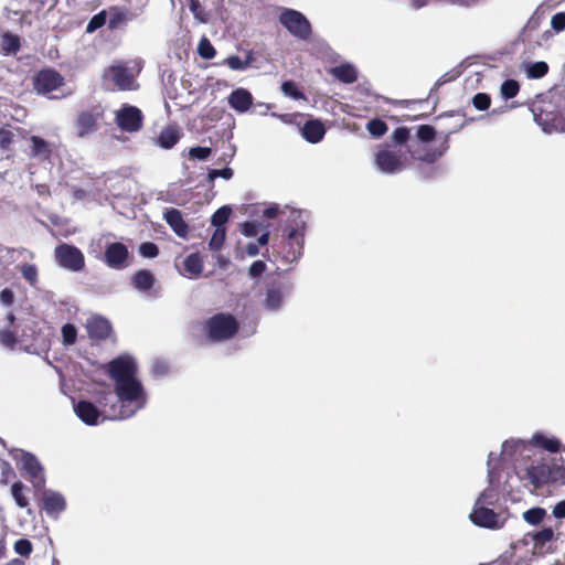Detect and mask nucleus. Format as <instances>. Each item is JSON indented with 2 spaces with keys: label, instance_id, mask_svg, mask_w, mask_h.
<instances>
[{
  "label": "nucleus",
  "instance_id": "obj_1",
  "mask_svg": "<svg viewBox=\"0 0 565 565\" xmlns=\"http://www.w3.org/2000/svg\"><path fill=\"white\" fill-rule=\"evenodd\" d=\"M108 373L114 381L113 388L104 387L100 403L113 420L127 419L146 408L148 393L136 376V361L122 355L108 364Z\"/></svg>",
  "mask_w": 565,
  "mask_h": 565
},
{
  "label": "nucleus",
  "instance_id": "obj_2",
  "mask_svg": "<svg viewBox=\"0 0 565 565\" xmlns=\"http://www.w3.org/2000/svg\"><path fill=\"white\" fill-rule=\"evenodd\" d=\"M138 70L130 67L128 63L115 62L105 68L103 85L108 90H135L138 88L136 75Z\"/></svg>",
  "mask_w": 565,
  "mask_h": 565
},
{
  "label": "nucleus",
  "instance_id": "obj_3",
  "mask_svg": "<svg viewBox=\"0 0 565 565\" xmlns=\"http://www.w3.org/2000/svg\"><path fill=\"white\" fill-rule=\"evenodd\" d=\"M409 158L411 156L402 148L395 149L390 145H383L374 152V166L381 173L395 174L406 169Z\"/></svg>",
  "mask_w": 565,
  "mask_h": 565
},
{
  "label": "nucleus",
  "instance_id": "obj_4",
  "mask_svg": "<svg viewBox=\"0 0 565 565\" xmlns=\"http://www.w3.org/2000/svg\"><path fill=\"white\" fill-rule=\"evenodd\" d=\"M103 388L94 394L95 401L82 399L74 405V412L77 417L86 425L94 426L105 420H113L106 407L100 403Z\"/></svg>",
  "mask_w": 565,
  "mask_h": 565
},
{
  "label": "nucleus",
  "instance_id": "obj_5",
  "mask_svg": "<svg viewBox=\"0 0 565 565\" xmlns=\"http://www.w3.org/2000/svg\"><path fill=\"white\" fill-rule=\"evenodd\" d=\"M392 147L395 149L402 148L405 153L409 154L412 159H418L426 162H434L437 158L443 154V151L428 150L426 147L420 149H413L412 145H407L409 139V129L405 127L396 128L392 136Z\"/></svg>",
  "mask_w": 565,
  "mask_h": 565
},
{
  "label": "nucleus",
  "instance_id": "obj_6",
  "mask_svg": "<svg viewBox=\"0 0 565 565\" xmlns=\"http://www.w3.org/2000/svg\"><path fill=\"white\" fill-rule=\"evenodd\" d=\"M238 330L236 319L227 313H217L206 322V331L211 341L220 342L231 339Z\"/></svg>",
  "mask_w": 565,
  "mask_h": 565
},
{
  "label": "nucleus",
  "instance_id": "obj_7",
  "mask_svg": "<svg viewBox=\"0 0 565 565\" xmlns=\"http://www.w3.org/2000/svg\"><path fill=\"white\" fill-rule=\"evenodd\" d=\"M114 115L115 124L121 131L135 134L140 131L143 126V114L136 106L124 104L114 111Z\"/></svg>",
  "mask_w": 565,
  "mask_h": 565
},
{
  "label": "nucleus",
  "instance_id": "obj_8",
  "mask_svg": "<svg viewBox=\"0 0 565 565\" xmlns=\"http://www.w3.org/2000/svg\"><path fill=\"white\" fill-rule=\"evenodd\" d=\"M498 456L494 452L489 454L488 458V482L489 486L486 490H483L478 497L476 503H480V505H491L497 502L499 498V492L501 490V481L500 476L497 471V461Z\"/></svg>",
  "mask_w": 565,
  "mask_h": 565
},
{
  "label": "nucleus",
  "instance_id": "obj_9",
  "mask_svg": "<svg viewBox=\"0 0 565 565\" xmlns=\"http://www.w3.org/2000/svg\"><path fill=\"white\" fill-rule=\"evenodd\" d=\"M279 22L298 39L307 40L311 34L310 22L297 10L284 9L279 15Z\"/></svg>",
  "mask_w": 565,
  "mask_h": 565
},
{
  "label": "nucleus",
  "instance_id": "obj_10",
  "mask_svg": "<svg viewBox=\"0 0 565 565\" xmlns=\"http://www.w3.org/2000/svg\"><path fill=\"white\" fill-rule=\"evenodd\" d=\"M12 457L19 468L29 476L34 488L40 489L44 486L43 468L32 454L17 450L12 454Z\"/></svg>",
  "mask_w": 565,
  "mask_h": 565
},
{
  "label": "nucleus",
  "instance_id": "obj_11",
  "mask_svg": "<svg viewBox=\"0 0 565 565\" xmlns=\"http://www.w3.org/2000/svg\"><path fill=\"white\" fill-rule=\"evenodd\" d=\"M55 259L61 267L70 271H79L85 265L83 253L77 247L68 244L56 246Z\"/></svg>",
  "mask_w": 565,
  "mask_h": 565
},
{
  "label": "nucleus",
  "instance_id": "obj_12",
  "mask_svg": "<svg viewBox=\"0 0 565 565\" xmlns=\"http://www.w3.org/2000/svg\"><path fill=\"white\" fill-rule=\"evenodd\" d=\"M289 222L291 223L288 228V238L291 242V246L296 247L294 250V258H298L301 255L306 228V215L303 212L292 210L289 215Z\"/></svg>",
  "mask_w": 565,
  "mask_h": 565
},
{
  "label": "nucleus",
  "instance_id": "obj_13",
  "mask_svg": "<svg viewBox=\"0 0 565 565\" xmlns=\"http://www.w3.org/2000/svg\"><path fill=\"white\" fill-rule=\"evenodd\" d=\"M470 520L478 526L491 530L501 529L505 521L501 514L495 513L487 505H480V503H475Z\"/></svg>",
  "mask_w": 565,
  "mask_h": 565
},
{
  "label": "nucleus",
  "instance_id": "obj_14",
  "mask_svg": "<svg viewBox=\"0 0 565 565\" xmlns=\"http://www.w3.org/2000/svg\"><path fill=\"white\" fill-rule=\"evenodd\" d=\"M64 83L63 77L53 70L39 72L33 78L34 89L44 96H49L57 90Z\"/></svg>",
  "mask_w": 565,
  "mask_h": 565
},
{
  "label": "nucleus",
  "instance_id": "obj_15",
  "mask_svg": "<svg viewBox=\"0 0 565 565\" xmlns=\"http://www.w3.org/2000/svg\"><path fill=\"white\" fill-rule=\"evenodd\" d=\"M43 509L47 515L57 519L66 509V500L62 493L46 490L42 497Z\"/></svg>",
  "mask_w": 565,
  "mask_h": 565
},
{
  "label": "nucleus",
  "instance_id": "obj_16",
  "mask_svg": "<svg viewBox=\"0 0 565 565\" xmlns=\"http://www.w3.org/2000/svg\"><path fill=\"white\" fill-rule=\"evenodd\" d=\"M128 258V249L121 243H111L105 250V262L114 269H120L126 267V260Z\"/></svg>",
  "mask_w": 565,
  "mask_h": 565
},
{
  "label": "nucleus",
  "instance_id": "obj_17",
  "mask_svg": "<svg viewBox=\"0 0 565 565\" xmlns=\"http://www.w3.org/2000/svg\"><path fill=\"white\" fill-rule=\"evenodd\" d=\"M105 11L107 13L109 29H117L121 24L132 21L139 15L137 11H131L126 7H110Z\"/></svg>",
  "mask_w": 565,
  "mask_h": 565
},
{
  "label": "nucleus",
  "instance_id": "obj_18",
  "mask_svg": "<svg viewBox=\"0 0 565 565\" xmlns=\"http://www.w3.org/2000/svg\"><path fill=\"white\" fill-rule=\"evenodd\" d=\"M98 114L82 111L75 119L76 135L81 138L88 136L97 129Z\"/></svg>",
  "mask_w": 565,
  "mask_h": 565
},
{
  "label": "nucleus",
  "instance_id": "obj_19",
  "mask_svg": "<svg viewBox=\"0 0 565 565\" xmlns=\"http://www.w3.org/2000/svg\"><path fill=\"white\" fill-rule=\"evenodd\" d=\"M29 142V153L30 157L38 160H49L52 151L53 145L39 136H31L28 139Z\"/></svg>",
  "mask_w": 565,
  "mask_h": 565
},
{
  "label": "nucleus",
  "instance_id": "obj_20",
  "mask_svg": "<svg viewBox=\"0 0 565 565\" xmlns=\"http://www.w3.org/2000/svg\"><path fill=\"white\" fill-rule=\"evenodd\" d=\"M227 100L234 110L246 113L253 104V96L247 89L237 88L230 94Z\"/></svg>",
  "mask_w": 565,
  "mask_h": 565
},
{
  "label": "nucleus",
  "instance_id": "obj_21",
  "mask_svg": "<svg viewBox=\"0 0 565 565\" xmlns=\"http://www.w3.org/2000/svg\"><path fill=\"white\" fill-rule=\"evenodd\" d=\"M86 329L88 334L94 339H105L110 333L109 322L99 316H94L87 319Z\"/></svg>",
  "mask_w": 565,
  "mask_h": 565
},
{
  "label": "nucleus",
  "instance_id": "obj_22",
  "mask_svg": "<svg viewBox=\"0 0 565 565\" xmlns=\"http://www.w3.org/2000/svg\"><path fill=\"white\" fill-rule=\"evenodd\" d=\"M164 220L179 237H186L189 227L188 224L184 222L182 214L179 210H168L164 213Z\"/></svg>",
  "mask_w": 565,
  "mask_h": 565
},
{
  "label": "nucleus",
  "instance_id": "obj_23",
  "mask_svg": "<svg viewBox=\"0 0 565 565\" xmlns=\"http://www.w3.org/2000/svg\"><path fill=\"white\" fill-rule=\"evenodd\" d=\"M203 270V260L198 253L188 255L183 260V270L180 273L190 279L198 278Z\"/></svg>",
  "mask_w": 565,
  "mask_h": 565
},
{
  "label": "nucleus",
  "instance_id": "obj_24",
  "mask_svg": "<svg viewBox=\"0 0 565 565\" xmlns=\"http://www.w3.org/2000/svg\"><path fill=\"white\" fill-rule=\"evenodd\" d=\"M529 444L533 447L543 448L550 452H557L561 449V441L556 437L547 436L541 431L533 434Z\"/></svg>",
  "mask_w": 565,
  "mask_h": 565
},
{
  "label": "nucleus",
  "instance_id": "obj_25",
  "mask_svg": "<svg viewBox=\"0 0 565 565\" xmlns=\"http://www.w3.org/2000/svg\"><path fill=\"white\" fill-rule=\"evenodd\" d=\"M180 138V128L171 125L162 129V131L160 132L156 140V145H158L162 149H171L179 142Z\"/></svg>",
  "mask_w": 565,
  "mask_h": 565
},
{
  "label": "nucleus",
  "instance_id": "obj_26",
  "mask_svg": "<svg viewBox=\"0 0 565 565\" xmlns=\"http://www.w3.org/2000/svg\"><path fill=\"white\" fill-rule=\"evenodd\" d=\"M326 134L324 126L319 120H309L302 127V136L303 138L311 142H319Z\"/></svg>",
  "mask_w": 565,
  "mask_h": 565
},
{
  "label": "nucleus",
  "instance_id": "obj_27",
  "mask_svg": "<svg viewBox=\"0 0 565 565\" xmlns=\"http://www.w3.org/2000/svg\"><path fill=\"white\" fill-rule=\"evenodd\" d=\"M131 282L137 290L148 292L154 284V277L149 270L141 269L132 276Z\"/></svg>",
  "mask_w": 565,
  "mask_h": 565
},
{
  "label": "nucleus",
  "instance_id": "obj_28",
  "mask_svg": "<svg viewBox=\"0 0 565 565\" xmlns=\"http://www.w3.org/2000/svg\"><path fill=\"white\" fill-rule=\"evenodd\" d=\"M286 291L281 287H273L267 290L265 307L268 310L277 311L281 308Z\"/></svg>",
  "mask_w": 565,
  "mask_h": 565
},
{
  "label": "nucleus",
  "instance_id": "obj_29",
  "mask_svg": "<svg viewBox=\"0 0 565 565\" xmlns=\"http://www.w3.org/2000/svg\"><path fill=\"white\" fill-rule=\"evenodd\" d=\"M20 47V40L17 35L10 33L0 34V54L11 55L17 53Z\"/></svg>",
  "mask_w": 565,
  "mask_h": 565
},
{
  "label": "nucleus",
  "instance_id": "obj_30",
  "mask_svg": "<svg viewBox=\"0 0 565 565\" xmlns=\"http://www.w3.org/2000/svg\"><path fill=\"white\" fill-rule=\"evenodd\" d=\"M527 477L534 486L543 484L550 481L548 468L542 466H531L527 468Z\"/></svg>",
  "mask_w": 565,
  "mask_h": 565
},
{
  "label": "nucleus",
  "instance_id": "obj_31",
  "mask_svg": "<svg viewBox=\"0 0 565 565\" xmlns=\"http://www.w3.org/2000/svg\"><path fill=\"white\" fill-rule=\"evenodd\" d=\"M331 72L334 77L347 84L353 83L356 79V71L351 64H342L332 68Z\"/></svg>",
  "mask_w": 565,
  "mask_h": 565
},
{
  "label": "nucleus",
  "instance_id": "obj_32",
  "mask_svg": "<svg viewBox=\"0 0 565 565\" xmlns=\"http://www.w3.org/2000/svg\"><path fill=\"white\" fill-rule=\"evenodd\" d=\"M524 72L529 78H542L547 74L548 65L543 61L530 62L524 64Z\"/></svg>",
  "mask_w": 565,
  "mask_h": 565
},
{
  "label": "nucleus",
  "instance_id": "obj_33",
  "mask_svg": "<svg viewBox=\"0 0 565 565\" xmlns=\"http://www.w3.org/2000/svg\"><path fill=\"white\" fill-rule=\"evenodd\" d=\"M252 61V54L248 52L246 58L243 60L239 56L231 55L224 61V64L233 71H245L249 67Z\"/></svg>",
  "mask_w": 565,
  "mask_h": 565
},
{
  "label": "nucleus",
  "instance_id": "obj_34",
  "mask_svg": "<svg viewBox=\"0 0 565 565\" xmlns=\"http://www.w3.org/2000/svg\"><path fill=\"white\" fill-rule=\"evenodd\" d=\"M520 90V85L514 79H507L501 84L500 93L502 98L510 99L518 95Z\"/></svg>",
  "mask_w": 565,
  "mask_h": 565
},
{
  "label": "nucleus",
  "instance_id": "obj_35",
  "mask_svg": "<svg viewBox=\"0 0 565 565\" xmlns=\"http://www.w3.org/2000/svg\"><path fill=\"white\" fill-rule=\"evenodd\" d=\"M25 489V486L22 482H15L11 487V494L15 501V503L20 508H26L29 505V501L26 497L23 494V490Z\"/></svg>",
  "mask_w": 565,
  "mask_h": 565
},
{
  "label": "nucleus",
  "instance_id": "obj_36",
  "mask_svg": "<svg viewBox=\"0 0 565 565\" xmlns=\"http://www.w3.org/2000/svg\"><path fill=\"white\" fill-rule=\"evenodd\" d=\"M546 515V511L542 508H532L523 513V519L532 525L541 523Z\"/></svg>",
  "mask_w": 565,
  "mask_h": 565
},
{
  "label": "nucleus",
  "instance_id": "obj_37",
  "mask_svg": "<svg viewBox=\"0 0 565 565\" xmlns=\"http://www.w3.org/2000/svg\"><path fill=\"white\" fill-rule=\"evenodd\" d=\"M231 207L228 206H222L220 207L213 215L211 223L215 228L224 227V224L227 222L230 215H231Z\"/></svg>",
  "mask_w": 565,
  "mask_h": 565
},
{
  "label": "nucleus",
  "instance_id": "obj_38",
  "mask_svg": "<svg viewBox=\"0 0 565 565\" xmlns=\"http://www.w3.org/2000/svg\"><path fill=\"white\" fill-rule=\"evenodd\" d=\"M226 237L225 227L215 228L210 242L209 247L211 250L217 252L222 248Z\"/></svg>",
  "mask_w": 565,
  "mask_h": 565
},
{
  "label": "nucleus",
  "instance_id": "obj_39",
  "mask_svg": "<svg viewBox=\"0 0 565 565\" xmlns=\"http://www.w3.org/2000/svg\"><path fill=\"white\" fill-rule=\"evenodd\" d=\"M366 129L371 136L380 138L387 131V125L381 119H372L366 124Z\"/></svg>",
  "mask_w": 565,
  "mask_h": 565
},
{
  "label": "nucleus",
  "instance_id": "obj_40",
  "mask_svg": "<svg viewBox=\"0 0 565 565\" xmlns=\"http://www.w3.org/2000/svg\"><path fill=\"white\" fill-rule=\"evenodd\" d=\"M525 443L520 439H510L502 444L501 454L504 457H511L515 451L522 449Z\"/></svg>",
  "mask_w": 565,
  "mask_h": 565
},
{
  "label": "nucleus",
  "instance_id": "obj_41",
  "mask_svg": "<svg viewBox=\"0 0 565 565\" xmlns=\"http://www.w3.org/2000/svg\"><path fill=\"white\" fill-rule=\"evenodd\" d=\"M106 23L108 24L107 13L105 10H103L90 19L86 26V31L89 33L94 32L95 30L102 28Z\"/></svg>",
  "mask_w": 565,
  "mask_h": 565
},
{
  "label": "nucleus",
  "instance_id": "obj_42",
  "mask_svg": "<svg viewBox=\"0 0 565 565\" xmlns=\"http://www.w3.org/2000/svg\"><path fill=\"white\" fill-rule=\"evenodd\" d=\"M198 52L203 58H212L215 55V49L206 38H202L198 45Z\"/></svg>",
  "mask_w": 565,
  "mask_h": 565
},
{
  "label": "nucleus",
  "instance_id": "obj_43",
  "mask_svg": "<svg viewBox=\"0 0 565 565\" xmlns=\"http://www.w3.org/2000/svg\"><path fill=\"white\" fill-rule=\"evenodd\" d=\"M76 337H77V331L73 324L67 323V324L63 326V328H62L63 344H65V345L74 344L76 341Z\"/></svg>",
  "mask_w": 565,
  "mask_h": 565
},
{
  "label": "nucleus",
  "instance_id": "obj_44",
  "mask_svg": "<svg viewBox=\"0 0 565 565\" xmlns=\"http://www.w3.org/2000/svg\"><path fill=\"white\" fill-rule=\"evenodd\" d=\"M281 90L286 96H289L294 99H305V96L297 88L296 84L291 81L284 82L281 85Z\"/></svg>",
  "mask_w": 565,
  "mask_h": 565
},
{
  "label": "nucleus",
  "instance_id": "obj_45",
  "mask_svg": "<svg viewBox=\"0 0 565 565\" xmlns=\"http://www.w3.org/2000/svg\"><path fill=\"white\" fill-rule=\"evenodd\" d=\"M21 274L23 278L31 285H35V282L38 281V269L32 264H23L21 266Z\"/></svg>",
  "mask_w": 565,
  "mask_h": 565
},
{
  "label": "nucleus",
  "instance_id": "obj_46",
  "mask_svg": "<svg viewBox=\"0 0 565 565\" xmlns=\"http://www.w3.org/2000/svg\"><path fill=\"white\" fill-rule=\"evenodd\" d=\"M554 539V531L552 527H545L533 534V540L536 544H545Z\"/></svg>",
  "mask_w": 565,
  "mask_h": 565
},
{
  "label": "nucleus",
  "instance_id": "obj_47",
  "mask_svg": "<svg viewBox=\"0 0 565 565\" xmlns=\"http://www.w3.org/2000/svg\"><path fill=\"white\" fill-rule=\"evenodd\" d=\"M262 228V224L258 222H245L241 225V233L246 237L256 236Z\"/></svg>",
  "mask_w": 565,
  "mask_h": 565
},
{
  "label": "nucleus",
  "instance_id": "obj_48",
  "mask_svg": "<svg viewBox=\"0 0 565 565\" xmlns=\"http://www.w3.org/2000/svg\"><path fill=\"white\" fill-rule=\"evenodd\" d=\"M212 153V149L209 147H193L189 150V158L196 160H206Z\"/></svg>",
  "mask_w": 565,
  "mask_h": 565
},
{
  "label": "nucleus",
  "instance_id": "obj_49",
  "mask_svg": "<svg viewBox=\"0 0 565 565\" xmlns=\"http://www.w3.org/2000/svg\"><path fill=\"white\" fill-rule=\"evenodd\" d=\"M490 96L484 93H478L472 98V104L478 110H486L490 106Z\"/></svg>",
  "mask_w": 565,
  "mask_h": 565
},
{
  "label": "nucleus",
  "instance_id": "obj_50",
  "mask_svg": "<svg viewBox=\"0 0 565 565\" xmlns=\"http://www.w3.org/2000/svg\"><path fill=\"white\" fill-rule=\"evenodd\" d=\"M32 548L31 542L26 539H20L14 543V552L21 556H29Z\"/></svg>",
  "mask_w": 565,
  "mask_h": 565
},
{
  "label": "nucleus",
  "instance_id": "obj_51",
  "mask_svg": "<svg viewBox=\"0 0 565 565\" xmlns=\"http://www.w3.org/2000/svg\"><path fill=\"white\" fill-rule=\"evenodd\" d=\"M17 343L15 334L9 330H0V344L12 350Z\"/></svg>",
  "mask_w": 565,
  "mask_h": 565
},
{
  "label": "nucleus",
  "instance_id": "obj_52",
  "mask_svg": "<svg viewBox=\"0 0 565 565\" xmlns=\"http://www.w3.org/2000/svg\"><path fill=\"white\" fill-rule=\"evenodd\" d=\"M435 129L431 126L423 125L419 126L417 129V137L423 142H428L434 139L435 137Z\"/></svg>",
  "mask_w": 565,
  "mask_h": 565
},
{
  "label": "nucleus",
  "instance_id": "obj_53",
  "mask_svg": "<svg viewBox=\"0 0 565 565\" xmlns=\"http://www.w3.org/2000/svg\"><path fill=\"white\" fill-rule=\"evenodd\" d=\"M233 177V170L231 168L224 169H212L207 173L209 181H214L216 178H223L225 180H230Z\"/></svg>",
  "mask_w": 565,
  "mask_h": 565
},
{
  "label": "nucleus",
  "instance_id": "obj_54",
  "mask_svg": "<svg viewBox=\"0 0 565 565\" xmlns=\"http://www.w3.org/2000/svg\"><path fill=\"white\" fill-rule=\"evenodd\" d=\"M139 252L143 257L153 258L158 255V246L153 243H142L139 247Z\"/></svg>",
  "mask_w": 565,
  "mask_h": 565
},
{
  "label": "nucleus",
  "instance_id": "obj_55",
  "mask_svg": "<svg viewBox=\"0 0 565 565\" xmlns=\"http://www.w3.org/2000/svg\"><path fill=\"white\" fill-rule=\"evenodd\" d=\"M548 475L550 480L565 483V467L555 466L552 469L548 468Z\"/></svg>",
  "mask_w": 565,
  "mask_h": 565
},
{
  "label": "nucleus",
  "instance_id": "obj_56",
  "mask_svg": "<svg viewBox=\"0 0 565 565\" xmlns=\"http://www.w3.org/2000/svg\"><path fill=\"white\" fill-rule=\"evenodd\" d=\"M551 26L556 32L565 30V12H558L551 19Z\"/></svg>",
  "mask_w": 565,
  "mask_h": 565
},
{
  "label": "nucleus",
  "instance_id": "obj_57",
  "mask_svg": "<svg viewBox=\"0 0 565 565\" xmlns=\"http://www.w3.org/2000/svg\"><path fill=\"white\" fill-rule=\"evenodd\" d=\"M265 269L266 264L263 260H256L250 265L248 274L250 277L256 278L260 276L265 271Z\"/></svg>",
  "mask_w": 565,
  "mask_h": 565
},
{
  "label": "nucleus",
  "instance_id": "obj_58",
  "mask_svg": "<svg viewBox=\"0 0 565 565\" xmlns=\"http://www.w3.org/2000/svg\"><path fill=\"white\" fill-rule=\"evenodd\" d=\"M554 518L565 519V500L557 502L552 511Z\"/></svg>",
  "mask_w": 565,
  "mask_h": 565
},
{
  "label": "nucleus",
  "instance_id": "obj_59",
  "mask_svg": "<svg viewBox=\"0 0 565 565\" xmlns=\"http://www.w3.org/2000/svg\"><path fill=\"white\" fill-rule=\"evenodd\" d=\"M13 301V294L9 289H3L0 292V302L8 306Z\"/></svg>",
  "mask_w": 565,
  "mask_h": 565
},
{
  "label": "nucleus",
  "instance_id": "obj_60",
  "mask_svg": "<svg viewBox=\"0 0 565 565\" xmlns=\"http://www.w3.org/2000/svg\"><path fill=\"white\" fill-rule=\"evenodd\" d=\"M492 563L499 564V565H515L516 564L515 561L513 559L512 555H503Z\"/></svg>",
  "mask_w": 565,
  "mask_h": 565
},
{
  "label": "nucleus",
  "instance_id": "obj_61",
  "mask_svg": "<svg viewBox=\"0 0 565 565\" xmlns=\"http://www.w3.org/2000/svg\"><path fill=\"white\" fill-rule=\"evenodd\" d=\"M279 213V206L277 204H271L264 211V216L267 218H273Z\"/></svg>",
  "mask_w": 565,
  "mask_h": 565
},
{
  "label": "nucleus",
  "instance_id": "obj_62",
  "mask_svg": "<svg viewBox=\"0 0 565 565\" xmlns=\"http://www.w3.org/2000/svg\"><path fill=\"white\" fill-rule=\"evenodd\" d=\"M246 253L250 257L256 256L258 254V245L255 243L247 244Z\"/></svg>",
  "mask_w": 565,
  "mask_h": 565
},
{
  "label": "nucleus",
  "instance_id": "obj_63",
  "mask_svg": "<svg viewBox=\"0 0 565 565\" xmlns=\"http://www.w3.org/2000/svg\"><path fill=\"white\" fill-rule=\"evenodd\" d=\"M268 239H269V232L267 230H265L258 237V244L264 246L268 243Z\"/></svg>",
  "mask_w": 565,
  "mask_h": 565
},
{
  "label": "nucleus",
  "instance_id": "obj_64",
  "mask_svg": "<svg viewBox=\"0 0 565 565\" xmlns=\"http://www.w3.org/2000/svg\"><path fill=\"white\" fill-rule=\"evenodd\" d=\"M6 565H24V562L19 558H13L9 561Z\"/></svg>",
  "mask_w": 565,
  "mask_h": 565
}]
</instances>
